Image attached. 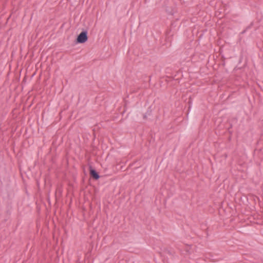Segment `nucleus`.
<instances>
[{"label":"nucleus","mask_w":263,"mask_h":263,"mask_svg":"<svg viewBox=\"0 0 263 263\" xmlns=\"http://www.w3.org/2000/svg\"><path fill=\"white\" fill-rule=\"evenodd\" d=\"M90 175L95 180H98L100 178V175L96 170L93 169L91 167H90Z\"/></svg>","instance_id":"f03ea898"},{"label":"nucleus","mask_w":263,"mask_h":263,"mask_svg":"<svg viewBox=\"0 0 263 263\" xmlns=\"http://www.w3.org/2000/svg\"><path fill=\"white\" fill-rule=\"evenodd\" d=\"M165 252L166 253H167V254L170 255H173L174 254V253H173L172 252H171L170 250H165Z\"/></svg>","instance_id":"7ed1b4c3"},{"label":"nucleus","mask_w":263,"mask_h":263,"mask_svg":"<svg viewBox=\"0 0 263 263\" xmlns=\"http://www.w3.org/2000/svg\"><path fill=\"white\" fill-rule=\"evenodd\" d=\"M147 114H148V115H150V112H149V113H148V112H147Z\"/></svg>","instance_id":"39448f33"},{"label":"nucleus","mask_w":263,"mask_h":263,"mask_svg":"<svg viewBox=\"0 0 263 263\" xmlns=\"http://www.w3.org/2000/svg\"><path fill=\"white\" fill-rule=\"evenodd\" d=\"M88 40L87 31L84 30L82 31L77 36L76 42L77 43H84Z\"/></svg>","instance_id":"f257e3e1"},{"label":"nucleus","mask_w":263,"mask_h":263,"mask_svg":"<svg viewBox=\"0 0 263 263\" xmlns=\"http://www.w3.org/2000/svg\"><path fill=\"white\" fill-rule=\"evenodd\" d=\"M143 119H147L146 114H145V115H143Z\"/></svg>","instance_id":"20e7f679"}]
</instances>
